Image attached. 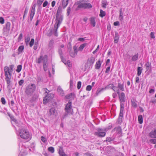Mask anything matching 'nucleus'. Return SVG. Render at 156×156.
I'll return each instance as SVG.
<instances>
[{
    "label": "nucleus",
    "mask_w": 156,
    "mask_h": 156,
    "mask_svg": "<svg viewBox=\"0 0 156 156\" xmlns=\"http://www.w3.org/2000/svg\"><path fill=\"white\" fill-rule=\"evenodd\" d=\"M119 38V37L118 33L117 32H115L114 40L115 43H117L118 42Z\"/></svg>",
    "instance_id": "obj_28"
},
{
    "label": "nucleus",
    "mask_w": 156,
    "mask_h": 156,
    "mask_svg": "<svg viewBox=\"0 0 156 156\" xmlns=\"http://www.w3.org/2000/svg\"><path fill=\"white\" fill-rule=\"evenodd\" d=\"M45 93H47V94L43 99V102L44 104H46L54 97V95L53 94H48L47 91H46Z\"/></svg>",
    "instance_id": "obj_8"
},
{
    "label": "nucleus",
    "mask_w": 156,
    "mask_h": 156,
    "mask_svg": "<svg viewBox=\"0 0 156 156\" xmlns=\"http://www.w3.org/2000/svg\"><path fill=\"white\" fill-rule=\"evenodd\" d=\"M10 117L11 119V120H12L14 122H17V120L14 118L13 116H10Z\"/></svg>",
    "instance_id": "obj_61"
},
{
    "label": "nucleus",
    "mask_w": 156,
    "mask_h": 156,
    "mask_svg": "<svg viewBox=\"0 0 156 156\" xmlns=\"http://www.w3.org/2000/svg\"><path fill=\"white\" fill-rule=\"evenodd\" d=\"M24 48V46L23 45L20 46L18 48V51L19 54L22 53L23 52Z\"/></svg>",
    "instance_id": "obj_41"
},
{
    "label": "nucleus",
    "mask_w": 156,
    "mask_h": 156,
    "mask_svg": "<svg viewBox=\"0 0 156 156\" xmlns=\"http://www.w3.org/2000/svg\"><path fill=\"white\" fill-rule=\"evenodd\" d=\"M145 66L146 67V71H147L149 70L151 71V63L149 62H147L145 65Z\"/></svg>",
    "instance_id": "obj_19"
},
{
    "label": "nucleus",
    "mask_w": 156,
    "mask_h": 156,
    "mask_svg": "<svg viewBox=\"0 0 156 156\" xmlns=\"http://www.w3.org/2000/svg\"><path fill=\"white\" fill-rule=\"evenodd\" d=\"M90 23L93 27L95 26L96 22L95 20L94 17H92L90 19Z\"/></svg>",
    "instance_id": "obj_30"
},
{
    "label": "nucleus",
    "mask_w": 156,
    "mask_h": 156,
    "mask_svg": "<svg viewBox=\"0 0 156 156\" xmlns=\"http://www.w3.org/2000/svg\"><path fill=\"white\" fill-rule=\"evenodd\" d=\"M44 0H37V4L39 6H41Z\"/></svg>",
    "instance_id": "obj_51"
},
{
    "label": "nucleus",
    "mask_w": 156,
    "mask_h": 156,
    "mask_svg": "<svg viewBox=\"0 0 156 156\" xmlns=\"http://www.w3.org/2000/svg\"><path fill=\"white\" fill-rule=\"evenodd\" d=\"M14 67V66L13 65H11L9 66V68L8 67V71H7V74H9L10 76L11 75V73L12 72L13 70V68Z\"/></svg>",
    "instance_id": "obj_22"
},
{
    "label": "nucleus",
    "mask_w": 156,
    "mask_h": 156,
    "mask_svg": "<svg viewBox=\"0 0 156 156\" xmlns=\"http://www.w3.org/2000/svg\"><path fill=\"white\" fill-rule=\"evenodd\" d=\"M63 19L62 15H56L55 18L56 21L55 25L59 26L61 24Z\"/></svg>",
    "instance_id": "obj_10"
},
{
    "label": "nucleus",
    "mask_w": 156,
    "mask_h": 156,
    "mask_svg": "<svg viewBox=\"0 0 156 156\" xmlns=\"http://www.w3.org/2000/svg\"><path fill=\"white\" fill-rule=\"evenodd\" d=\"M138 121L140 124H142L143 123V120L142 116L141 115H139L138 116Z\"/></svg>",
    "instance_id": "obj_43"
},
{
    "label": "nucleus",
    "mask_w": 156,
    "mask_h": 156,
    "mask_svg": "<svg viewBox=\"0 0 156 156\" xmlns=\"http://www.w3.org/2000/svg\"><path fill=\"white\" fill-rule=\"evenodd\" d=\"M81 83L80 81H78L77 83V88L79 89H80L81 87Z\"/></svg>",
    "instance_id": "obj_56"
},
{
    "label": "nucleus",
    "mask_w": 156,
    "mask_h": 156,
    "mask_svg": "<svg viewBox=\"0 0 156 156\" xmlns=\"http://www.w3.org/2000/svg\"><path fill=\"white\" fill-rule=\"evenodd\" d=\"M59 26L58 25H54V29H53V33L54 34L55 36H58V34L57 32V30Z\"/></svg>",
    "instance_id": "obj_25"
},
{
    "label": "nucleus",
    "mask_w": 156,
    "mask_h": 156,
    "mask_svg": "<svg viewBox=\"0 0 156 156\" xmlns=\"http://www.w3.org/2000/svg\"><path fill=\"white\" fill-rule=\"evenodd\" d=\"M52 28H50L47 31L46 35L49 37L51 36L52 35Z\"/></svg>",
    "instance_id": "obj_36"
},
{
    "label": "nucleus",
    "mask_w": 156,
    "mask_h": 156,
    "mask_svg": "<svg viewBox=\"0 0 156 156\" xmlns=\"http://www.w3.org/2000/svg\"><path fill=\"white\" fill-rule=\"evenodd\" d=\"M35 11L31 10L30 13V19L31 21L32 20L35 14Z\"/></svg>",
    "instance_id": "obj_38"
},
{
    "label": "nucleus",
    "mask_w": 156,
    "mask_h": 156,
    "mask_svg": "<svg viewBox=\"0 0 156 156\" xmlns=\"http://www.w3.org/2000/svg\"><path fill=\"white\" fill-rule=\"evenodd\" d=\"M35 85L34 84H31L26 87L25 91V93L27 96H30L35 91Z\"/></svg>",
    "instance_id": "obj_4"
},
{
    "label": "nucleus",
    "mask_w": 156,
    "mask_h": 156,
    "mask_svg": "<svg viewBox=\"0 0 156 156\" xmlns=\"http://www.w3.org/2000/svg\"><path fill=\"white\" fill-rule=\"evenodd\" d=\"M48 4V2L47 1H45L43 4V7H46Z\"/></svg>",
    "instance_id": "obj_63"
},
{
    "label": "nucleus",
    "mask_w": 156,
    "mask_h": 156,
    "mask_svg": "<svg viewBox=\"0 0 156 156\" xmlns=\"http://www.w3.org/2000/svg\"><path fill=\"white\" fill-rule=\"evenodd\" d=\"M57 90L60 95L62 96H63L64 95V91L60 87H58Z\"/></svg>",
    "instance_id": "obj_24"
},
{
    "label": "nucleus",
    "mask_w": 156,
    "mask_h": 156,
    "mask_svg": "<svg viewBox=\"0 0 156 156\" xmlns=\"http://www.w3.org/2000/svg\"><path fill=\"white\" fill-rule=\"evenodd\" d=\"M20 135L21 138L25 139H28L30 136L29 132L24 129L20 130Z\"/></svg>",
    "instance_id": "obj_5"
},
{
    "label": "nucleus",
    "mask_w": 156,
    "mask_h": 156,
    "mask_svg": "<svg viewBox=\"0 0 156 156\" xmlns=\"http://www.w3.org/2000/svg\"><path fill=\"white\" fill-rule=\"evenodd\" d=\"M116 130V131L119 134H122V129L120 126H118L117 127L115 128L113 130V131H115V130Z\"/></svg>",
    "instance_id": "obj_27"
},
{
    "label": "nucleus",
    "mask_w": 156,
    "mask_h": 156,
    "mask_svg": "<svg viewBox=\"0 0 156 156\" xmlns=\"http://www.w3.org/2000/svg\"><path fill=\"white\" fill-rule=\"evenodd\" d=\"M123 12L122 11V8L120 9L119 10V18L120 20L122 21L123 19Z\"/></svg>",
    "instance_id": "obj_23"
},
{
    "label": "nucleus",
    "mask_w": 156,
    "mask_h": 156,
    "mask_svg": "<svg viewBox=\"0 0 156 156\" xmlns=\"http://www.w3.org/2000/svg\"><path fill=\"white\" fill-rule=\"evenodd\" d=\"M1 101L2 104L5 105V104L6 101L4 98H2L1 99Z\"/></svg>",
    "instance_id": "obj_54"
},
{
    "label": "nucleus",
    "mask_w": 156,
    "mask_h": 156,
    "mask_svg": "<svg viewBox=\"0 0 156 156\" xmlns=\"http://www.w3.org/2000/svg\"><path fill=\"white\" fill-rule=\"evenodd\" d=\"M97 131L94 133V135L99 137H103L106 135V131L105 130V129H103L98 128L97 129Z\"/></svg>",
    "instance_id": "obj_7"
},
{
    "label": "nucleus",
    "mask_w": 156,
    "mask_h": 156,
    "mask_svg": "<svg viewBox=\"0 0 156 156\" xmlns=\"http://www.w3.org/2000/svg\"><path fill=\"white\" fill-rule=\"evenodd\" d=\"M5 71V76L6 78L5 80L6 81L7 87L8 88H11V81H10V78L9 77L8 74L7 73V71H8V67L5 66L4 69Z\"/></svg>",
    "instance_id": "obj_6"
},
{
    "label": "nucleus",
    "mask_w": 156,
    "mask_h": 156,
    "mask_svg": "<svg viewBox=\"0 0 156 156\" xmlns=\"http://www.w3.org/2000/svg\"><path fill=\"white\" fill-rule=\"evenodd\" d=\"M87 45V43H85L81 44L78 48V50L80 51H82L84 48Z\"/></svg>",
    "instance_id": "obj_33"
},
{
    "label": "nucleus",
    "mask_w": 156,
    "mask_h": 156,
    "mask_svg": "<svg viewBox=\"0 0 156 156\" xmlns=\"http://www.w3.org/2000/svg\"><path fill=\"white\" fill-rule=\"evenodd\" d=\"M41 141L43 142L44 143H46L47 140V139H46V138L44 137L43 136H41Z\"/></svg>",
    "instance_id": "obj_53"
},
{
    "label": "nucleus",
    "mask_w": 156,
    "mask_h": 156,
    "mask_svg": "<svg viewBox=\"0 0 156 156\" xmlns=\"http://www.w3.org/2000/svg\"><path fill=\"white\" fill-rule=\"evenodd\" d=\"M106 89V87L104 88H102L101 89L98 90L97 91V94H98L99 93H100L101 92L103 91L104 90Z\"/></svg>",
    "instance_id": "obj_46"
},
{
    "label": "nucleus",
    "mask_w": 156,
    "mask_h": 156,
    "mask_svg": "<svg viewBox=\"0 0 156 156\" xmlns=\"http://www.w3.org/2000/svg\"><path fill=\"white\" fill-rule=\"evenodd\" d=\"M105 12L103 11L102 9L100 10V14H99V16L101 17H103L105 15Z\"/></svg>",
    "instance_id": "obj_42"
},
{
    "label": "nucleus",
    "mask_w": 156,
    "mask_h": 156,
    "mask_svg": "<svg viewBox=\"0 0 156 156\" xmlns=\"http://www.w3.org/2000/svg\"><path fill=\"white\" fill-rule=\"evenodd\" d=\"M115 139V138L113 137H107L106 138V140H105L104 141V142H110L111 141H113Z\"/></svg>",
    "instance_id": "obj_35"
},
{
    "label": "nucleus",
    "mask_w": 156,
    "mask_h": 156,
    "mask_svg": "<svg viewBox=\"0 0 156 156\" xmlns=\"http://www.w3.org/2000/svg\"><path fill=\"white\" fill-rule=\"evenodd\" d=\"M58 52L60 56L61 59H63V53L62 49L61 48H59Z\"/></svg>",
    "instance_id": "obj_40"
},
{
    "label": "nucleus",
    "mask_w": 156,
    "mask_h": 156,
    "mask_svg": "<svg viewBox=\"0 0 156 156\" xmlns=\"http://www.w3.org/2000/svg\"><path fill=\"white\" fill-rule=\"evenodd\" d=\"M105 87L106 89L111 88V89H112L114 91H116L115 90V87H116L114 86L112 83L110 84Z\"/></svg>",
    "instance_id": "obj_26"
},
{
    "label": "nucleus",
    "mask_w": 156,
    "mask_h": 156,
    "mask_svg": "<svg viewBox=\"0 0 156 156\" xmlns=\"http://www.w3.org/2000/svg\"><path fill=\"white\" fill-rule=\"evenodd\" d=\"M54 42V41L53 40H52V39L50 41L49 43V44H48L49 47L50 48H52L53 47Z\"/></svg>",
    "instance_id": "obj_39"
},
{
    "label": "nucleus",
    "mask_w": 156,
    "mask_h": 156,
    "mask_svg": "<svg viewBox=\"0 0 156 156\" xmlns=\"http://www.w3.org/2000/svg\"><path fill=\"white\" fill-rule=\"evenodd\" d=\"M48 57L47 55H45L44 56L43 55H41L38 58L37 62L40 64L42 61L43 69L45 71H46L47 70L48 67Z\"/></svg>",
    "instance_id": "obj_2"
},
{
    "label": "nucleus",
    "mask_w": 156,
    "mask_h": 156,
    "mask_svg": "<svg viewBox=\"0 0 156 156\" xmlns=\"http://www.w3.org/2000/svg\"><path fill=\"white\" fill-rule=\"evenodd\" d=\"M62 8L61 6H59L56 15H62Z\"/></svg>",
    "instance_id": "obj_32"
},
{
    "label": "nucleus",
    "mask_w": 156,
    "mask_h": 156,
    "mask_svg": "<svg viewBox=\"0 0 156 156\" xmlns=\"http://www.w3.org/2000/svg\"><path fill=\"white\" fill-rule=\"evenodd\" d=\"M75 97V95L73 93H71L69 94L66 95L65 97V99H70L71 100L74 99Z\"/></svg>",
    "instance_id": "obj_15"
},
{
    "label": "nucleus",
    "mask_w": 156,
    "mask_h": 156,
    "mask_svg": "<svg viewBox=\"0 0 156 156\" xmlns=\"http://www.w3.org/2000/svg\"><path fill=\"white\" fill-rule=\"evenodd\" d=\"M30 38L29 37H25V41L27 44L29 43V42L30 41Z\"/></svg>",
    "instance_id": "obj_49"
},
{
    "label": "nucleus",
    "mask_w": 156,
    "mask_h": 156,
    "mask_svg": "<svg viewBox=\"0 0 156 156\" xmlns=\"http://www.w3.org/2000/svg\"><path fill=\"white\" fill-rule=\"evenodd\" d=\"M116 92L117 94L119 95V97L120 101V104L121 103H123V102H124L125 101V94L123 92L120 93V91L119 90H116Z\"/></svg>",
    "instance_id": "obj_9"
},
{
    "label": "nucleus",
    "mask_w": 156,
    "mask_h": 156,
    "mask_svg": "<svg viewBox=\"0 0 156 156\" xmlns=\"http://www.w3.org/2000/svg\"><path fill=\"white\" fill-rule=\"evenodd\" d=\"M48 150L51 153H53L54 152V148L53 147H48Z\"/></svg>",
    "instance_id": "obj_47"
},
{
    "label": "nucleus",
    "mask_w": 156,
    "mask_h": 156,
    "mask_svg": "<svg viewBox=\"0 0 156 156\" xmlns=\"http://www.w3.org/2000/svg\"><path fill=\"white\" fill-rule=\"evenodd\" d=\"M22 66L21 65H19L17 66V69H16V71L18 73H19L22 69Z\"/></svg>",
    "instance_id": "obj_45"
},
{
    "label": "nucleus",
    "mask_w": 156,
    "mask_h": 156,
    "mask_svg": "<svg viewBox=\"0 0 156 156\" xmlns=\"http://www.w3.org/2000/svg\"><path fill=\"white\" fill-rule=\"evenodd\" d=\"M143 68L142 67H138L137 69V75L140 76L141 74L142 71L143 70Z\"/></svg>",
    "instance_id": "obj_34"
},
{
    "label": "nucleus",
    "mask_w": 156,
    "mask_h": 156,
    "mask_svg": "<svg viewBox=\"0 0 156 156\" xmlns=\"http://www.w3.org/2000/svg\"><path fill=\"white\" fill-rule=\"evenodd\" d=\"M154 32H151L150 34V37L152 38H155V36L154 35Z\"/></svg>",
    "instance_id": "obj_60"
},
{
    "label": "nucleus",
    "mask_w": 156,
    "mask_h": 156,
    "mask_svg": "<svg viewBox=\"0 0 156 156\" xmlns=\"http://www.w3.org/2000/svg\"><path fill=\"white\" fill-rule=\"evenodd\" d=\"M24 81L23 80H21L19 82V86H21L24 83Z\"/></svg>",
    "instance_id": "obj_59"
},
{
    "label": "nucleus",
    "mask_w": 156,
    "mask_h": 156,
    "mask_svg": "<svg viewBox=\"0 0 156 156\" xmlns=\"http://www.w3.org/2000/svg\"><path fill=\"white\" fill-rule=\"evenodd\" d=\"M84 155L87 156H93L91 153L88 152L84 154Z\"/></svg>",
    "instance_id": "obj_64"
},
{
    "label": "nucleus",
    "mask_w": 156,
    "mask_h": 156,
    "mask_svg": "<svg viewBox=\"0 0 156 156\" xmlns=\"http://www.w3.org/2000/svg\"><path fill=\"white\" fill-rule=\"evenodd\" d=\"M101 61L99 59L96 63L95 65V68L96 69H99L101 66Z\"/></svg>",
    "instance_id": "obj_21"
},
{
    "label": "nucleus",
    "mask_w": 156,
    "mask_h": 156,
    "mask_svg": "<svg viewBox=\"0 0 156 156\" xmlns=\"http://www.w3.org/2000/svg\"><path fill=\"white\" fill-rule=\"evenodd\" d=\"M34 39L33 38L30 41V42L29 43L30 46V47H32L33 46V45L34 44Z\"/></svg>",
    "instance_id": "obj_48"
},
{
    "label": "nucleus",
    "mask_w": 156,
    "mask_h": 156,
    "mask_svg": "<svg viewBox=\"0 0 156 156\" xmlns=\"http://www.w3.org/2000/svg\"><path fill=\"white\" fill-rule=\"evenodd\" d=\"M138 56L139 54L138 53L133 56L131 59L132 61L133 62L136 61L138 59Z\"/></svg>",
    "instance_id": "obj_37"
},
{
    "label": "nucleus",
    "mask_w": 156,
    "mask_h": 156,
    "mask_svg": "<svg viewBox=\"0 0 156 156\" xmlns=\"http://www.w3.org/2000/svg\"><path fill=\"white\" fill-rule=\"evenodd\" d=\"M112 125L111 124H109L108 126L105 128H104L105 129V130L106 131L107 130H108L109 129H110L112 128Z\"/></svg>",
    "instance_id": "obj_50"
},
{
    "label": "nucleus",
    "mask_w": 156,
    "mask_h": 156,
    "mask_svg": "<svg viewBox=\"0 0 156 156\" xmlns=\"http://www.w3.org/2000/svg\"><path fill=\"white\" fill-rule=\"evenodd\" d=\"M48 113V115L49 116L52 115L56 116L57 114V112L55 108H52L49 109Z\"/></svg>",
    "instance_id": "obj_11"
},
{
    "label": "nucleus",
    "mask_w": 156,
    "mask_h": 156,
    "mask_svg": "<svg viewBox=\"0 0 156 156\" xmlns=\"http://www.w3.org/2000/svg\"><path fill=\"white\" fill-rule=\"evenodd\" d=\"M11 24L10 22H7L5 24V27L4 28L5 31L9 32Z\"/></svg>",
    "instance_id": "obj_17"
},
{
    "label": "nucleus",
    "mask_w": 156,
    "mask_h": 156,
    "mask_svg": "<svg viewBox=\"0 0 156 156\" xmlns=\"http://www.w3.org/2000/svg\"><path fill=\"white\" fill-rule=\"evenodd\" d=\"M75 5H78L77 9H89L92 8L91 4L89 2H85L84 0H80L75 3Z\"/></svg>",
    "instance_id": "obj_1"
},
{
    "label": "nucleus",
    "mask_w": 156,
    "mask_h": 156,
    "mask_svg": "<svg viewBox=\"0 0 156 156\" xmlns=\"http://www.w3.org/2000/svg\"><path fill=\"white\" fill-rule=\"evenodd\" d=\"M91 89L92 86L90 85H89L87 87L86 90L87 91H90L91 90Z\"/></svg>",
    "instance_id": "obj_57"
},
{
    "label": "nucleus",
    "mask_w": 156,
    "mask_h": 156,
    "mask_svg": "<svg viewBox=\"0 0 156 156\" xmlns=\"http://www.w3.org/2000/svg\"><path fill=\"white\" fill-rule=\"evenodd\" d=\"M124 104H120V109L119 117H122L123 116V111L124 110Z\"/></svg>",
    "instance_id": "obj_16"
},
{
    "label": "nucleus",
    "mask_w": 156,
    "mask_h": 156,
    "mask_svg": "<svg viewBox=\"0 0 156 156\" xmlns=\"http://www.w3.org/2000/svg\"><path fill=\"white\" fill-rule=\"evenodd\" d=\"M95 58L94 57H91L88 59V62L90 66L92 65L94 62Z\"/></svg>",
    "instance_id": "obj_18"
},
{
    "label": "nucleus",
    "mask_w": 156,
    "mask_h": 156,
    "mask_svg": "<svg viewBox=\"0 0 156 156\" xmlns=\"http://www.w3.org/2000/svg\"><path fill=\"white\" fill-rule=\"evenodd\" d=\"M74 52L73 51H70L69 52V55L72 58H74L77 55L78 52L77 47L76 46H74L73 47Z\"/></svg>",
    "instance_id": "obj_12"
},
{
    "label": "nucleus",
    "mask_w": 156,
    "mask_h": 156,
    "mask_svg": "<svg viewBox=\"0 0 156 156\" xmlns=\"http://www.w3.org/2000/svg\"><path fill=\"white\" fill-rule=\"evenodd\" d=\"M131 103L132 106L134 108H136L137 106V101L134 99H132L131 100Z\"/></svg>",
    "instance_id": "obj_29"
},
{
    "label": "nucleus",
    "mask_w": 156,
    "mask_h": 156,
    "mask_svg": "<svg viewBox=\"0 0 156 156\" xmlns=\"http://www.w3.org/2000/svg\"><path fill=\"white\" fill-rule=\"evenodd\" d=\"M116 88H118L117 90H119L120 91V90H121L122 91H124L125 90V89L124 87V82H120V83H118V84L117 86L116 87H115V89Z\"/></svg>",
    "instance_id": "obj_13"
},
{
    "label": "nucleus",
    "mask_w": 156,
    "mask_h": 156,
    "mask_svg": "<svg viewBox=\"0 0 156 156\" xmlns=\"http://www.w3.org/2000/svg\"><path fill=\"white\" fill-rule=\"evenodd\" d=\"M149 136L151 138H156V128H154L149 133Z\"/></svg>",
    "instance_id": "obj_14"
},
{
    "label": "nucleus",
    "mask_w": 156,
    "mask_h": 156,
    "mask_svg": "<svg viewBox=\"0 0 156 156\" xmlns=\"http://www.w3.org/2000/svg\"><path fill=\"white\" fill-rule=\"evenodd\" d=\"M65 113L63 115V118H65L67 117L68 115L72 114L73 109L72 105V102L69 100L68 103H67L65 106Z\"/></svg>",
    "instance_id": "obj_3"
},
{
    "label": "nucleus",
    "mask_w": 156,
    "mask_h": 156,
    "mask_svg": "<svg viewBox=\"0 0 156 156\" xmlns=\"http://www.w3.org/2000/svg\"><path fill=\"white\" fill-rule=\"evenodd\" d=\"M58 153L60 156H68L65 153L62 148L61 147H60Z\"/></svg>",
    "instance_id": "obj_20"
},
{
    "label": "nucleus",
    "mask_w": 156,
    "mask_h": 156,
    "mask_svg": "<svg viewBox=\"0 0 156 156\" xmlns=\"http://www.w3.org/2000/svg\"><path fill=\"white\" fill-rule=\"evenodd\" d=\"M150 142L151 144H156V138L155 139H151L150 140Z\"/></svg>",
    "instance_id": "obj_52"
},
{
    "label": "nucleus",
    "mask_w": 156,
    "mask_h": 156,
    "mask_svg": "<svg viewBox=\"0 0 156 156\" xmlns=\"http://www.w3.org/2000/svg\"><path fill=\"white\" fill-rule=\"evenodd\" d=\"M36 80L37 83H39L42 81V79L40 76L37 75V76Z\"/></svg>",
    "instance_id": "obj_44"
},
{
    "label": "nucleus",
    "mask_w": 156,
    "mask_h": 156,
    "mask_svg": "<svg viewBox=\"0 0 156 156\" xmlns=\"http://www.w3.org/2000/svg\"><path fill=\"white\" fill-rule=\"evenodd\" d=\"M0 23L2 24H3L4 23V20L3 17H0Z\"/></svg>",
    "instance_id": "obj_58"
},
{
    "label": "nucleus",
    "mask_w": 156,
    "mask_h": 156,
    "mask_svg": "<svg viewBox=\"0 0 156 156\" xmlns=\"http://www.w3.org/2000/svg\"><path fill=\"white\" fill-rule=\"evenodd\" d=\"M71 11V8L70 7H69L67 9V16H68L69 15Z\"/></svg>",
    "instance_id": "obj_55"
},
{
    "label": "nucleus",
    "mask_w": 156,
    "mask_h": 156,
    "mask_svg": "<svg viewBox=\"0 0 156 156\" xmlns=\"http://www.w3.org/2000/svg\"><path fill=\"white\" fill-rule=\"evenodd\" d=\"M69 0H63L62 5L63 9H65L67 6L68 4Z\"/></svg>",
    "instance_id": "obj_31"
},
{
    "label": "nucleus",
    "mask_w": 156,
    "mask_h": 156,
    "mask_svg": "<svg viewBox=\"0 0 156 156\" xmlns=\"http://www.w3.org/2000/svg\"><path fill=\"white\" fill-rule=\"evenodd\" d=\"M22 38H23V34L22 33H21L20 34V35L19 36L18 38V41H20L22 39Z\"/></svg>",
    "instance_id": "obj_62"
}]
</instances>
